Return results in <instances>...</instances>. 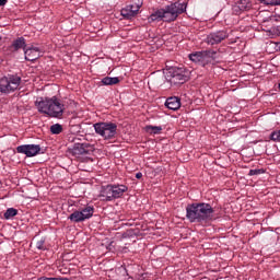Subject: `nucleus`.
<instances>
[{
	"mask_svg": "<svg viewBox=\"0 0 280 280\" xmlns=\"http://www.w3.org/2000/svg\"><path fill=\"white\" fill-rule=\"evenodd\" d=\"M214 210L209 203L198 202L186 206V220L191 223H208L215 220Z\"/></svg>",
	"mask_w": 280,
	"mask_h": 280,
	"instance_id": "obj_1",
	"label": "nucleus"
},
{
	"mask_svg": "<svg viewBox=\"0 0 280 280\" xmlns=\"http://www.w3.org/2000/svg\"><path fill=\"white\" fill-rule=\"evenodd\" d=\"M35 108H37L39 114L55 119H62L63 110H66L65 105L56 96L37 98L35 101Z\"/></svg>",
	"mask_w": 280,
	"mask_h": 280,
	"instance_id": "obj_2",
	"label": "nucleus"
},
{
	"mask_svg": "<svg viewBox=\"0 0 280 280\" xmlns=\"http://www.w3.org/2000/svg\"><path fill=\"white\" fill-rule=\"evenodd\" d=\"M187 11V4L185 3H172L165 8L153 11L149 18V22H174L180 14Z\"/></svg>",
	"mask_w": 280,
	"mask_h": 280,
	"instance_id": "obj_3",
	"label": "nucleus"
},
{
	"mask_svg": "<svg viewBox=\"0 0 280 280\" xmlns=\"http://www.w3.org/2000/svg\"><path fill=\"white\" fill-rule=\"evenodd\" d=\"M93 130L101 136L103 140H113L117 136V124L112 121H101L93 124Z\"/></svg>",
	"mask_w": 280,
	"mask_h": 280,
	"instance_id": "obj_4",
	"label": "nucleus"
},
{
	"mask_svg": "<svg viewBox=\"0 0 280 280\" xmlns=\"http://www.w3.org/2000/svg\"><path fill=\"white\" fill-rule=\"evenodd\" d=\"M21 85V77L9 74L0 78V93L11 94Z\"/></svg>",
	"mask_w": 280,
	"mask_h": 280,
	"instance_id": "obj_5",
	"label": "nucleus"
},
{
	"mask_svg": "<svg viewBox=\"0 0 280 280\" xmlns=\"http://www.w3.org/2000/svg\"><path fill=\"white\" fill-rule=\"evenodd\" d=\"M93 215H94V207L86 206L84 208H80L79 210L73 211L68 219L70 220V222L80 223L91 219Z\"/></svg>",
	"mask_w": 280,
	"mask_h": 280,
	"instance_id": "obj_6",
	"label": "nucleus"
},
{
	"mask_svg": "<svg viewBox=\"0 0 280 280\" xmlns=\"http://www.w3.org/2000/svg\"><path fill=\"white\" fill-rule=\"evenodd\" d=\"M170 77H172V83L184 84L189 80L188 71L185 68H170Z\"/></svg>",
	"mask_w": 280,
	"mask_h": 280,
	"instance_id": "obj_7",
	"label": "nucleus"
},
{
	"mask_svg": "<svg viewBox=\"0 0 280 280\" xmlns=\"http://www.w3.org/2000/svg\"><path fill=\"white\" fill-rule=\"evenodd\" d=\"M228 38H229V33H226V31H218L214 33H210L207 36V39H205V43H207V45L214 46V45H219L220 43H222Z\"/></svg>",
	"mask_w": 280,
	"mask_h": 280,
	"instance_id": "obj_8",
	"label": "nucleus"
},
{
	"mask_svg": "<svg viewBox=\"0 0 280 280\" xmlns=\"http://www.w3.org/2000/svg\"><path fill=\"white\" fill-rule=\"evenodd\" d=\"M19 154H25L27 158H32L40 153V145L38 144H23L16 149Z\"/></svg>",
	"mask_w": 280,
	"mask_h": 280,
	"instance_id": "obj_9",
	"label": "nucleus"
},
{
	"mask_svg": "<svg viewBox=\"0 0 280 280\" xmlns=\"http://www.w3.org/2000/svg\"><path fill=\"white\" fill-rule=\"evenodd\" d=\"M25 60L34 62L38 58L43 57V49L36 46L27 47L24 49Z\"/></svg>",
	"mask_w": 280,
	"mask_h": 280,
	"instance_id": "obj_10",
	"label": "nucleus"
},
{
	"mask_svg": "<svg viewBox=\"0 0 280 280\" xmlns=\"http://www.w3.org/2000/svg\"><path fill=\"white\" fill-rule=\"evenodd\" d=\"M140 7L137 4L127 5L120 11V15L124 16L125 20H132L139 14Z\"/></svg>",
	"mask_w": 280,
	"mask_h": 280,
	"instance_id": "obj_11",
	"label": "nucleus"
},
{
	"mask_svg": "<svg viewBox=\"0 0 280 280\" xmlns=\"http://www.w3.org/2000/svg\"><path fill=\"white\" fill-rule=\"evenodd\" d=\"M92 152V145L88 142L73 144L72 153L75 155H84Z\"/></svg>",
	"mask_w": 280,
	"mask_h": 280,
	"instance_id": "obj_12",
	"label": "nucleus"
},
{
	"mask_svg": "<svg viewBox=\"0 0 280 280\" xmlns=\"http://www.w3.org/2000/svg\"><path fill=\"white\" fill-rule=\"evenodd\" d=\"M252 10V3L248 0H242L236 2V4L233 5V12L234 14H240V12H248Z\"/></svg>",
	"mask_w": 280,
	"mask_h": 280,
	"instance_id": "obj_13",
	"label": "nucleus"
},
{
	"mask_svg": "<svg viewBox=\"0 0 280 280\" xmlns=\"http://www.w3.org/2000/svg\"><path fill=\"white\" fill-rule=\"evenodd\" d=\"M107 187H110V191L114 194L115 198L117 199L122 197L124 194H126L129 190V187H127L124 184H118V185L108 184Z\"/></svg>",
	"mask_w": 280,
	"mask_h": 280,
	"instance_id": "obj_14",
	"label": "nucleus"
},
{
	"mask_svg": "<svg viewBox=\"0 0 280 280\" xmlns=\"http://www.w3.org/2000/svg\"><path fill=\"white\" fill-rule=\"evenodd\" d=\"M100 197L102 198V201H114L117 199L108 185L102 186Z\"/></svg>",
	"mask_w": 280,
	"mask_h": 280,
	"instance_id": "obj_15",
	"label": "nucleus"
},
{
	"mask_svg": "<svg viewBox=\"0 0 280 280\" xmlns=\"http://www.w3.org/2000/svg\"><path fill=\"white\" fill-rule=\"evenodd\" d=\"M20 49H27L24 37H18V39H13L9 50L11 52L19 51Z\"/></svg>",
	"mask_w": 280,
	"mask_h": 280,
	"instance_id": "obj_16",
	"label": "nucleus"
},
{
	"mask_svg": "<svg viewBox=\"0 0 280 280\" xmlns=\"http://www.w3.org/2000/svg\"><path fill=\"white\" fill-rule=\"evenodd\" d=\"M165 106L170 110H178L180 108V98H178L176 96L166 98Z\"/></svg>",
	"mask_w": 280,
	"mask_h": 280,
	"instance_id": "obj_17",
	"label": "nucleus"
},
{
	"mask_svg": "<svg viewBox=\"0 0 280 280\" xmlns=\"http://www.w3.org/2000/svg\"><path fill=\"white\" fill-rule=\"evenodd\" d=\"M205 56V51H195L194 54L188 55V58L190 59L191 62L200 63L203 61Z\"/></svg>",
	"mask_w": 280,
	"mask_h": 280,
	"instance_id": "obj_18",
	"label": "nucleus"
},
{
	"mask_svg": "<svg viewBox=\"0 0 280 280\" xmlns=\"http://www.w3.org/2000/svg\"><path fill=\"white\" fill-rule=\"evenodd\" d=\"M120 82V79L118 77H105L102 79L101 83L102 85L108 86V85H117Z\"/></svg>",
	"mask_w": 280,
	"mask_h": 280,
	"instance_id": "obj_19",
	"label": "nucleus"
},
{
	"mask_svg": "<svg viewBox=\"0 0 280 280\" xmlns=\"http://www.w3.org/2000/svg\"><path fill=\"white\" fill-rule=\"evenodd\" d=\"M144 131L149 132L150 135H159V133L162 132V127L161 126L147 125V127H144Z\"/></svg>",
	"mask_w": 280,
	"mask_h": 280,
	"instance_id": "obj_20",
	"label": "nucleus"
},
{
	"mask_svg": "<svg viewBox=\"0 0 280 280\" xmlns=\"http://www.w3.org/2000/svg\"><path fill=\"white\" fill-rule=\"evenodd\" d=\"M16 215H18V210H15L14 208H9L7 209L5 213H3V219L11 220Z\"/></svg>",
	"mask_w": 280,
	"mask_h": 280,
	"instance_id": "obj_21",
	"label": "nucleus"
},
{
	"mask_svg": "<svg viewBox=\"0 0 280 280\" xmlns=\"http://www.w3.org/2000/svg\"><path fill=\"white\" fill-rule=\"evenodd\" d=\"M62 125H59V124H54L50 126V133L51 135H60L62 133Z\"/></svg>",
	"mask_w": 280,
	"mask_h": 280,
	"instance_id": "obj_22",
	"label": "nucleus"
},
{
	"mask_svg": "<svg viewBox=\"0 0 280 280\" xmlns=\"http://www.w3.org/2000/svg\"><path fill=\"white\" fill-rule=\"evenodd\" d=\"M35 247H37L38 250H46L47 249L46 238L42 237L40 240H38L37 243H35Z\"/></svg>",
	"mask_w": 280,
	"mask_h": 280,
	"instance_id": "obj_23",
	"label": "nucleus"
},
{
	"mask_svg": "<svg viewBox=\"0 0 280 280\" xmlns=\"http://www.w3.org/2000/svg\"><path fill=\"white\" fill-rule=\"evenodd\" d=\"M262 5H269V7H278L280 5V0H262L260 2Z\"/></svg>",
	"mask_w": 280,
	"mask_h": 280,
	"instance_id": "obj_24",
	"label": "nucleus"
},
{
	"mask_svg": "<svg viewBox=\"0 0 280 280\" xmlns=\"http://www.w3.org/2000/svg\"><path fill=\"white\" fill-rule=\"evenodd\" d=\"M261 174H265V170L264 168L249 170L248 176H259Z\"/></svg>",
	"mask_w": 280,
	"mask_h": 280,
	"instance_id": "obj_25",
	"label": "nucleus"
},
{
	"mask_svg": "<svg viewBox=\"0 0 280 280\" xmlns=\"http://www.w3.org/2000/svg\"><path fill=\"white\" fill-rule=\"evenodd\" d=\"M269 138L275 142H280V130L271 132Z\"/></svg>",
	"mask_w": 280,
	"mask_h": 280,
	"instance_id": "obj_26",
	"label": "nucleus"
},
{
	"mask_svg": "<svg viewBox=\"0 0 280 280\" xmlns=\"http://www.w3.org/2000/svg\"><path fill=\"white\" fill-rule=\"evenodd\" d=\"M37 280H67L66 278H47V277H40Z\"/></svg>",
	"mask_w": 280,
	"mask_h": 280,
	"instance_id": "obj_27",
	"label": "nucleus"
},
{
	"mask_svg": "<svg viewBox=\"0 0 280 280\" xmlns=\"http://www.w3.org/2000/svg\"><path fill=\"white\" fill-rule=\"evenodd\" d=\"M273 33L275 35L280 36V27L273 28Z\"/></svg>",
	"mask_w": 280,
	"mask_h": 280,
	"instance_id": "obj_28",
	"label": "nucleus"
},
{
	"mask_svg": "<svg viewBox=\"0 0 280 280\" xmlns=\"http://www.w3.org/2000/svg\"><path fill=\"white\" fill-rule=\"evenodd\" d=\"M143 177V175H142V173H140V172H138L137 174H135V178H137V179H140V178H142Z\"/></svg>",
	"mask_w": 280,
	"mask_h": 280,
	"instance_id": "obj_29",
	"label": "nucleus"
},
{
	"mask_svg": "<svg viewBox=\"0 0 280 280\" xmlns=\"http://www.w3.org/2000/svg\"><path fill=\"white\" fill-rule=\"evenodd\" d=\"M8 3V0H0V7H4Z\"/></svg>",
	"mask_w": 280,
	"mask_h": 280,
	"instance_id": "obj_30",
	"label": "nucleus"
},
{
	"mask_svg": "<svg viewBox=\"0 0 280 280\" xmlns=\"http://www.w3.org/2000/svg\"><path fill=\"white\" fill-rule=\"evenodd\" d=\"M276 47L278 48V50H280V42L277 44Z\"/></svg>",
	"mask_w": 280,
	"mask_h": 280,
	"instance_id": "obj_31",
	"label": "nucleus"
},
{
	"mask_svg": "<svg viewBox=\"0 0 280 280\" xmlns=\"http://www.w3.org/2000/svg\"><path fill=\"white\" fill-rule=\"evenodd\" d=\"M258 1H259V3L264 2V0H258Z\"/></svg>",
	"mask_w": 280,
	"mask_h": 280,
	"instance_id": "obj_32",
	"label": "nucleus"
},
{
	"mask_svg": "<svg viewBox=\"0 0 280 280\" xmlns=\"http://www.w3.org/2000/svg\"><path fill=\"white\" fill-rule=\"evenodd\" d=\"M0 40H2V38L0 37Z\"/></svg>",
	"mask_w": 280,
	"mask_h": 280,
	"instance_id": "obj_33",
	"label": "nucleus"
},
{
	"mask_svg": "<svg viewBox=\"0 0 280 280\" xmlns=\"http://www.w3.org/2000/svg\"><path fill=\"white\" fill-rule=\"evenodd\" d=\"M279 89H280V84H279Z\"/></svg>",
	"mask_w": 280,
	"mask_h": 280,
	"instance_id": "obj_34",
	"label": "nucleus"
}]
</instances>
